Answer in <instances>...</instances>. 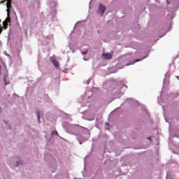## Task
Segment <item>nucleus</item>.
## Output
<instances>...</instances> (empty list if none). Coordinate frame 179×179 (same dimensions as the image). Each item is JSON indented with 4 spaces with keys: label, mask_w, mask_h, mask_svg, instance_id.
I'll list each match as a JSON object with an SVG mask.
<instances>
[{
    "label": "nucleus",
    "mask_w": 179,
    "mask_h": 179,
    "mask_svg": "<svg viewBox=\"0 0 179 179\" xmlns=\"http://www.w3.org/2000/svg\"><path fill=\"white\" fill-rule=\"evenodd\" d=\"M106 6H103L101 4H99V8L97 11L98 15H100V16H103L104 15V12H106Z\"/></svg>",
    "instance_id": "nucleus-1"
},
{
    "label": "nucleus",
    "mask_w": 179,
    "mask_h": 179,
    "mask_svg": "<svg viewBox=\"0 0 179 179\" xmlns=\"http://www.w3.org/2000/svg\"><path fill=\"white\" fill-rule=\"evenodd\" d=\"M102 58H103V59H111V58H113V55H111V53H103L102 55Z\"/></svg>",
    "instance_id": "nucleus-3"
},
{
    "label": "nucleus",
    "mask_w": 179,
    "mask_h": 179,
    "mask_svg": "<svg viewBox=\"0 0 179 179\" xmlns=\"http://www.w3.org/2000/svg\"><path fill=\"white\" fill-rule=\"evenodd\" d=\"M7 2H12V0H7Z\"/></svg>",
    "instance_id": "nucleus-13"
},
{
    "label": "nucleus",
    "mask_w": 179,
    "mask_h": 179,
    "mask_svg": "<svg viewBox=\"0 0 179 179\" xmlns=\"http://www.w3.org/2000/svg\"><path fill=\"white\" fill-rule=\"evenodd\" d=\"M5 21L8 23H10V17H9V15H8Z\"/></svg>",
    "instance_id": "nucleus-7"
},
{
    "label": "nucleus",
    "mask_w": 179,
    "mask_h": 179,
    "mask_svg": "<svg viewBox=\"0 0 179 179\" xmlns=\"http://www.w3.org/2000/svg\"><path fill=\"white\" fill-rule=\"evenodd\" d=\"M12 6V1H7L6 8H7V15L9 16L10 14V7Z\"/></svg>",
    "instance_id": "nucleus-4"
},
{
    "label": "nucleus",
    "mask_w": 179,
    "mask_h": 179,
    "mask_svg": "<svg viewBox=\"0 0 179 179\" xmlns=\"http://www.w3.org/2000/svg\"><path fill=\"white\" fill-rule=\"evenodd\" d=\"M3 26L4 29H8V22H7V21L3 22Z\"/></svg>",
    "instance_id": "nucleus-5"
},
{
    "label": "nucleus",
    "mask_w": 179,
    "mask_h": 179,
    "mask_svg": "<svg viewBox=\"0 0 179 179\" xmlns=\"http://www.w3.org/2000/svg\"><path fill=\"white\" fill-rule=\"evenodd\" d=\"M52 135L58 136V131H52Z\"/></svg>",
    "instance_id": "nucleus-9"
},
{
    "label": "nucleus",
    "mask_w": 179,
    "mask_h": 179,
    "mask_svg": "<svg viewBox=\"0 0 179 179\" xmlns=\"http://www.w3.org/2000/svg\"><path fill=\"white\" fill-rule=\"evenodd\" d=\"M50 62L53 64L54 66L57 68V69L59 68V62H58V61H57L54 57H50Z\"/></svg>",
    "instance_id": "nucleus-2"
},
{
    "label": "nucleus",
    "mask_w": 179,
    "mask_h": 179,
    "mask_svg": "<svg viewBox=\"0 0 179 179\" xmlns=\"http://www.w3.org/2000/svg\"><path fill=\"white\" fill-rule=\"evenodd\" d=\"M2 33V29L0 28V34Z\"/></svg>",
    "instance_id": "nucleus-14"
},
{
    "label": "nucleus",
    "mask_w": 179,
    "mask_h": 179,
    "mask_svg": "<svg viewBox=\"0 0 179 179\" xmlns=\"http://www.w3.org/2000/svg\"><path fill=\"white\" fill-rule=\"evenodd\" d=\"M140 59H136L132 64H135V62H139Z\"/></svg>",
    "instance_id": "nucleus-10"
},
{
    "label": "nucleus",
    "mask_w": 179,
    "mask_h": 179,
    "mask_svg": "<svg viewBox=\"0 0 179 179\" xmlns=\"http://www.w3.org/2000/svg\"><path fill=\"white\" fill-rule=\"evenodd\" d=\"M0 22H1V20H0Z\"/></svg>",
    "instance_id": "nucleus-16"
},
{
    "label": "nucleus",
    "mask_w": 179,
    "mask_h": 179,
    "mask_svg": "<svg viewBox=\"0 0 179 179\" xmlns=\"http://www.w3.org/2000/svg\"><path fill=\"white\" fill-rule=\"evenodd\" d=\"M83 55H85V54H87V50H86L85 52H82Z\"/></svg>",
    "instance_id": "nucleus-11"
},
{
    "label": "nucleus",
    "mask_w": 179,
    "mask_h": 179,
    "mask_svg": "<svg viewBox=\"0 0 179 179\" xmlns=\"http://www.w3.org/2000/svg\"><path fill=\"white\" fill-rule=\"evenodd\" d=\"M0 64H3V62L2 61V59H0Z\"/></svg>",
    "instance_id": "nucleus-12"
},
{
    "label": "nucleus",
    "mask_w": 179,
    "mask_h": 179,
    "mask_svg": "<svg viewBox=\"0 0 179 179\" xmlns=\"http://www.w3.org/2000/svg\"><path fill=\"white\" fill-rule=\"evenodd\" d=\"M36 115H37V117H38V121H40V111H37V112H36Z\"/></svg>",
    "instance_id": "nucleus-8"
},
{
    "label": "nucleus",
    "mask_w": 179,
    "mask_h": 179,
    "mask_svg": "<svg viewBox=\"0 0 179 179\" xmlns=\"http://www.w3.org/2000/svg\"><path fill=\"white\" fill-rule=\"evenodd\" d=\"M3 80H4V83H5L6 86L8 85H9V83H8V82H6V76H4Z\"/></svg>",
    "instance_id": "nucleus-6"
},
{
    "label": "nucleus",
    "mask_w": 179,
    "mask_h": 179,
    "mask_svg": "<svg viewBox=\"0 0 179 179\" xmlns=\"http://www.w3.org/2000/svg\"><path fill=\"white\" fill-rule=\"evenodd\" d=\"M19 163H20V162H17V164H19Z\"/></svg>",
    "instance_id": "nucleus-15"
}]
</instances>
